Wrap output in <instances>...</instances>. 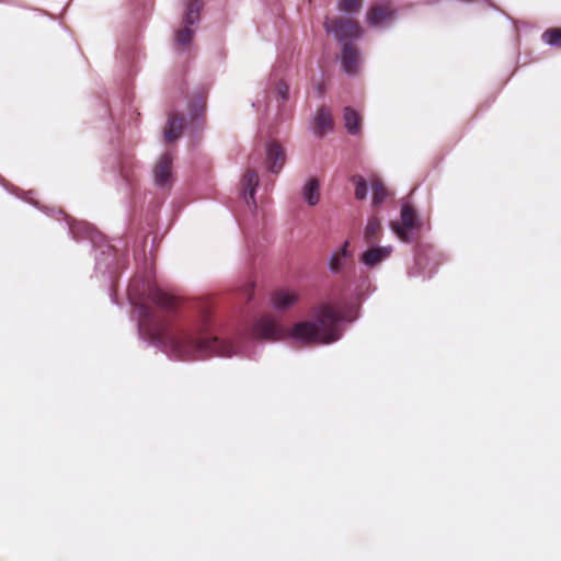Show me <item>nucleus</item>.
<instances>
[{
    "label": "nucleus",
    "mask_w": 561,
    "mask_h": 561,
    "mask_svg": "<svg viewBox=\"0 0 561 561\" xmlns=\"http://www.w3.org/2000/svg\"><path fill=\"white\" fill-rule=\"evenodd\" d=\"M284 330L270 316H265L255 321L253 325V335L265 340H278L283 336Z\"/></svg>",
    "instance_id": "obj_5"
},
{
    "label": "nucleus",
    "mask_w": 561,
    "mask_h": 561,
    "mask_svg": "<svg viewBox=\"0 0 561 561\" xmlns=\"http://www.w3.org/2000/svg\"><path fill=\"white\" fill-rule=\"evenodd\" d=\"M148 299L165 311L173 310L178 302L173 295L163 291L159 287H150L148 289Z\"/></svg>",
    "instance_id": "obj_11"
},
{
    "label": "nucleus",
    "mask_w": 561,
    "mask_h": 561,
    "mask_svg": "<svg viewBox=\"0 0 561 561\" xmlns=\"http://www.w3.org/2000/svg\"><path fill=\"white\" fill-rule=\"evenodd\" d=\"M324 28L334 34L337 41L358 38L363 33L358 22L347 18H327Z\"/></svg>",
    "instance_id": "obj_3"
},
{
    "label": "nucleus",
    "mask_w": 561,
    "mask_h": 561,
    "mask_svg": "<svg viewBox=\"0 0 561 561\" xmlns=\"http://www.w3.org/2000/svg\"><path fill=\"white\" fill-rule=\"evenodd\" d=\"M302 197L309 206H316L320 201V184L314 178L307 181L302 187Z\"/></svg>",
    "instance_id": "obj_17"
},
{
    "label": "nucleus",
    "mask_w": 561,
    "mask_h": 561,
    "mask_svg": "<svg viewBox=\"0 0 561 561\" xmlns=\"http://www.w3.org/2000/svg\"><path fill=\"white\" fill-rule=\"evenodd\" d=\"M341 312L331 304H320L311 309V320L296 323L290 336L307 345L329 344L337 341L342 332Z\"/></svg>",
    "instance_id": "obj_2"
},
{
    "label": "nucleus",
    "mask_w": 561,
    "mask_h": 561,
    "mask_svg": "<svg viewBox=\"0 0 561 561\" xmlns=\"http://www.w3.org/2000/svg\"><path fill=\"white\" fill-rule=\"evenodd\" d=\"M184 128V118L178 113L169 115L168 124L164 128V140L172 142L182 136Z\"/></svg>",
    "instance_id": "obj_13"
},
{
    "label": "nucleus",
    "mask_w": 561,
    "mask_h": 561,
    "mask_svg": "<svg viewBox=\"0 0 561 561\" xmlns=\"http://www.w3.org/2000/svg\"><path fill=\"white\" fill-rule=\"evenodd\" d=\"M360 58L357 47L345 43L342 49V68L347 75H356L359 71Z\"/></svg>",
    "instance_id": "obj_8"
},
{
    "label": "nucleus",
    "mask_w": 561,
    "mask_h": 561,
    "mask_svg": "<svg viewBox=\"0 0 561 561\" xmlns=\"http://www.w3.org/2000/svg\"><path fill=\"white\" fill-rule=\"evenodd\" d=\"M394 9L389 1L374 3L367 12L369 25L379 26L393 18Z\"/></svg>",
    "instance_id": "obj_6"
},
{
    "label": "nucleus",
    "mask_w": 561,
    "mask_h": 561,
    "mask_svg": "<svg viewBox=\"0 0 561 561\" xmlns=\"http://www.w3.org/2000/svg\"><path fill=\"white\" fill-rule=\"evenodd\" d=\"M362 4L363 0H339L337 7L344 12L354 13L360 10Z\"/></svg>",
    "instance_id": "obj_26"
},
{
    "label": "nucleus",
    "mask_w": 561,
    "mask_h": 561,
    "mask_svg": "<svg viewBox=\"0 0 561 561\" xmlns=\"http://www.w3.org/2000/svg\"><path fill=\"white\" fill-rule=\"evenodd\" d=\"M173 158L170 153L160 157L154 165V182L158 186L165 187L171 183Z\"/></svg>",
    "instance_id": "obj_7"
},
{
    "label": "nucleus",
    "mask_w": 561,
    "mask_h": 561,
    "mask_svg": "<svg viewBox=\"0 0 561 561\" xmlns=\"http://www.w3.org/2000/svg\"><path fill=\"white\" fill-rule=\"evenodd\" d=\"M352 183L355 185V197L363 201L367 197L368 188L365 179L362 175H353Z\"/></svg>",
    "instance_id": "obj_24"
},
{
    "label": "nucleus",
    "mask_w": 561,
    "mask_h": 561,
    "mask_svg": "<svg viewBox=\"0 0 561 561\" xmlns=\"http://www.w3.org/2000/svg\"><path fill=\"white\" fill-rule=\"evenodd\" d=\"M314 123V133L320 137L323 136L325 131L331 130L333 128V119L331 112L325 107H320L317 111Z\"/></svg>",
    "instance_id": "obj_16"
},
{
    "label": "nucleus",
    "mask_w": 561,
    "mask_h": 561,
    "mask_svg": "<svg viewBox=\"0 0 561 561\" xmlns=\"http://www.w3.org/2000/svg\"><path fill=\"white\" fill-rule=\"evenodd\" d=\"M348 245L350 242L345 241L342 245V248L334 252L330 259L329 267L333 273H337L342 270L344 266V260L348 257L351 254L348 252Z\"/></svg>",
    "instance_id": "obj_20"
},
{
    "label": "nucleus",
    "mask_w": 561,
    "mask_h": 561,
    "mask_svg": "<svg viewBox=\"0 0 561 561\" xmlns=\"http://www.w3.org/2000/svg\"><path fill=\"white\" fill-rule=\"evenodd\" d=\"M144 322L152 327V335L168 344L173 354L182 359H199L210 355L232 356L236 347L231 342L214 336L209 312H203L187 328L176 329L167 322L156 321L149 308H144Z\"/></svg>",
    "instance_id": "obj_1"
},
{
    "label": "nucleus",
    "mask_w": 561,
    "mask_h": 561,
    "mask_svg": "<svg viewBox=\"0 0 561 561\" xmlns=\"http://www.w3.org/2000/svg\"><path fill=\"white\" fill-rule=\"evenodd\" d=\"M206 100L207 92L198 91L195 93L188 104V111L193 119H198L199 117H205L206 113Z\"/></svg>",
    "instance_id": "obj_15"
},
{
    "label": "nucleus",
    "mask_w": 561,
    "mask_h": 561,
    "mask_svg": "<svg viewBox=\"0 0 561 561\" xmlns=\"http://www.w3.org/2000/svg\"><path fill=\"white\" fill-rule=\"evenodd\" d=\"M259 184V174L255 170L248 169L242 178L243 194L247 203L254 204L255 188Z\"/></svg>",
    "instance_id": "obj_14"
},
{
    "label": "nucleus",
    "mask_w": 561,
    "mask_h": 561,
    "mask_svg": "<svg viewBox=\"0 0 561 561\" xmlns=\"http://www.w3.org/2000/svg\"><path fill=\"white\" fill-rule=\"evenodd\" d=\"M344 122L345 127L350 134L355 135L360 131L362 117L352 107L347 106L344 108Z\"/></svg>",
    "instance_id": "obj_19"
},
{
    "label": "nucleus",
    "mask_w": 561,
    "mask_h": 561,
    "mask_svg": "<svg viewBox=\"0 0 561 561\" xmlns=\"http://www.w3.org/2000/svg\"><path fill=\"white\" fill-rule=\"evenodd\" d=\"M371 188H373V206L378 207L388 197V195H389L388 190L386 188V186L379 179H375L371 182Z\"/></svg>",
    "instance_id": "obj_21"
},
{
    "label": "nucleus",
    "mask_w": 561,
    "mask_h": 561,
    "mask_svg": "<svg viewBox=\"0 0 561 561\" xmlns=\"http://www.w3.org/2000/svg\"><path fill=\"white\" fill-rule=\"evenodd\" d=\"M391 252V247H371L362 254L360 261L365 265L374 267L389 257Z\"/></svg>",
    "instance_id": "obj_12"
},
{
    "label": "nucleus",
    "mask_w": 561,
    "mask_h": 561,
    "mask_svg": "<svg viewBox=\"0 0 561 561\" xmlns=\"http://www.w3.org/2000/svg\"><path fill=\"white\" fill-rule=\"evenodd\" d=\"M541 39L547 45L554 46V47H561V27L547 28L542 33Z\"/></svg>",
    "instance_id": "obj_23"
},
{
    "label": "nucleus",
    "mask_w": 561,
    "mask_h": 561,
    "mask_svg": "<svg viewBox=\"0 0 561 561\" xmlns=\"http://www.w3.org/2000/svg\"><path fill=\"white\" fill-rule=\"evenodd\" d=\"M202 2L199 0H191L187 4V10L184 16L185 24L193 25L199 19V11L202 10Z\"/></svg>",
    "instance_id": "obj_22"
},
{
    "label": "nucleus",
    "mask_w": 561,
    "mask_h": 561,
    "mask_svg": "<svg viewBox=\"0 0 561 561\" xmlns=\"http://www.w3.org/2000/svg\"><path fill=\"white\" fill-rule=\"evenodd\" d=\"M276 91L283 101L288 99L289 88L285 82H279L276 87Z\"/></svg>",
    "instance_id": "obj_27"
},
{
    "label": "nucleus",
    "mask_w": 561,
    "mask_h": 561,
    "mask_svg": "<svg viewBox=\"0 0 561 561\" xmlns=\"http://www.w3.org/2000/svg\"><path fill=\"white\" fill-rule=\"evenodd\" d=\"M193 31L190 28V25L186 24L185 27L179 30L176 33H175V41H176V44L181 45V46H188L192 38H193Z\"/></svg>",
    "instance_id": "obj_25"
},
{
    "label": "nucleus",
    "mask_w": 561,
    "mask_h": 561,
    "mask_svg": "<svg viewBox=\"0 0 561 561\" xmlns=\"http://www.w3.org/2000/svg\"><path fill=\"white\" fill-rule=\"evenodd\" d=\"M252 289H253V285L252 284L247 286V290H252Z\"/></svg>",
    "instance_id": "obj_28"
},
{
    "label": "nucleus",
    "mask_w": 561,
    "mask_h": 561,
    "mask_svg": "<svg viewBox=\"0 0 561 561\" xmlns=\"http://www.w3.org/2000/svg\"><path fill=\"white\" fill-rule=\"evenodd\" d=\"M299 300V294L293 289L280 288L273 293L272 304L276 310H287Z\"/></svg>",
    "instance_id": "obj_10"
},
{
    "label": "nucleus",
    "mask_w": 561,
    "mask_h": 561,
    "mask_svg": "<svg viewBox=\"0 0 561 561\" xmlns=\"http://www.w3.org/2000/svg\"><path fill=\"white\" fill-rule=\"evenodd\" d=\"M286 162V153L277 142H270L266 147V167L272 173H278Z\"/></svg>",
    "instance_id": "obj_9"
},
{
    "label": "nucleus",
    "mask_w": 561,
    "mask_h": 561,
    "mask_svg": "<svg viewBox=\"0 0 561 561\" xmlns=\"http://www.w3.org/2000/svg\"><path fill=\"white\" fill-rule=\"evenodd\" d=\"M417 215L410 204H403L401 207V222L391 221L390 227L398 238L404 242H411L410 230L416 228Z\"/></svg>",
    "instance_id": "obj_4"
},
{
    "label": "nucleus",
    "mask_w": 561,
    "mask_h": 561,
    "mask_svg": "<svg viewBox=\"0 0 561 561\" xmlns=\"http://www.w3.org/2000/svg\"><path fill=\"white\" fill-rule=\"evenodd\" d=\"M382 233V226L380 220L373 216L368 219V222L364 230V239L368 244L377 242Z\"/></svg>",
    "instance_id": "obj_18"
}]
</instances>
